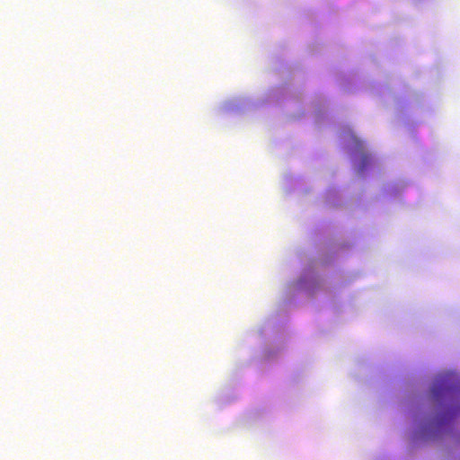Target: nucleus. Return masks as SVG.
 Returning <instances> with one entry per match:
<instances>
[{
	"label": "nucleus",
	"instance_id": "obj_1",
	"mask_svg": "<svg viewBox=\"0 0 460 460\" xmlns=\"http://www.w3.org/2000/svg\"><path fill=\"white\" fill-rule=\"evenodd\" d=\"M433 394H434V396H435V397H438V395H439V392H438V391H437V390L434 388V389H433Z\"/></svg>",
	"mask_w": 460,
	"mask_h": 460
}]
</instances>
